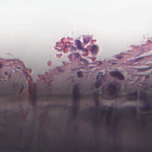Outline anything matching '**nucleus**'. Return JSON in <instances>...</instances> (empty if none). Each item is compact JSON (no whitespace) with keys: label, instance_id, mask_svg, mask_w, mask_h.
I'll use <instances>...</instances> for the list:
<instances>
[{"label":"nucleus","instance_id":"obj_1","mask_svg":"<svg viewBox=\"0 0 152 152\" xmlns=\"http://www.w3.org/2000/svg\"><path fill=\"white\" fill-rule=\"evenodd\" d=\"M119 83H110L109 85L108 88L111 89L112 90L110 93V94L112 98H118L120 96L119 94H117L118 91L117 89L119 88H117L115 84L118 85Z\"/></svg>","mask_w":152,"mask_h":152},{"label":"nucleus","instance_id":"obj_2","mask_svg":"<svg viewBox=\"0 0 152 152\" xmlns=\"http://www.w3.org/2000/svg\"><path fill=\"white\" fill-rule=\"evenodd\" d=\"M137 92L135 91L133 92H129L127 95H122L121 97L125 98L130 101H136L137 99Z\"/></svg>","mask_w":152,"mask_h":152},{"label":"nucleus","instance_id":"obj_3","mask_svg":"<svg viewBox=\"0 0 152 152\" xmlns=\"http://www.w3.org/2000/svg\"><path fill=\"white\" fill-rule=\"evenodd\" d=\"M110 75L111 77L116 78L120 80H123L124 79V76L119 71L110 72Z\"/></svg>","mask_w":152,"mask_h":152},{"label":"nucleus","instance_id":"obj_4","mask_svg":"<svg viewBox=\"0 0 152 152\" xmlns=\"http://www.w3.org/2000/svg\"><path fill=\"white\" fill-rule=\"evenodd\" d=\"M96 78L98 81L94 83V86L96 88H98L100 86L102 85V80L103 77L102 75L101 76L98 75L97 76Z\"/></svg>","mask_w":152,"mask_h":152},{"label":"nucleus","instance_id":"obj_5","mask_svg":"<svg viewBox=\"0 0 152 152\" xmlns=\"http://www.w3.org/2000/svg\"><path fill=\"white\" fill-rule=\"evenodd\" d=\"M79 90H74L73 91L74 101L75 103H76L77 100L79 99L80 95L79 94Z\"/></svg>","mask_w":152,"mask_h":152},{"label":"nucleus","instance_id":"obj_6","mask_svg":"<svg viewBox=\"0 0 152 152\" xmlns=\"http://www.w3.org/2000/svg\"><path fill=\"white\" fill-rule=\"evenodd\" d=\"M152 108V106L151 103H148L146 104L145 106H144L140 108V109L142 110H150Z\"/></svg>","mask_w":152,"mask_h":152},{"label":"nucleus","instance_id":"obj_7","mask_svg":"<svg viewBox=\"0 0 152 152\" xmlns=\"http://www.w3.org/2000/svg\"><path fill=\"white\" fill-rule=\"evenodd\" d=\"M98 50V48L97 46L94 45L91 47V51L93 54H95L97 53Z\"/></svg>","mask_w":152,"mask_h":152},{"label":"nucleus","instance_id":"obj_8","mask_svg":"<svg viewBox=\"0 0 152 152\" xmlns=\"http://www.w3.org/2000/svg\"><path fill=\"white\" fill-rule=\"evenodd\" d=\"M76 44L77 47L78 49L81 50H83V47L81 46V42L80 40H77L76 42Z\"/></svg>","mask_w":152,"mask_h":152},{"label":"nucleus","instance_id":"obj_9","mask_svg":"<svg viewBox=\"0 0 152 152\" xmlns=\"http://www.w3.org/2000/svg\"><path fill=\"white\" fill-rule=\"evenodd\" d=\"M91 39V38L89 36H87L85 38L83 39L84 42L85 44H87L90 41Z\"/></svg>","mask_w":152,"mask_h":152},{"label":"nucleus","instance_id":"obj_10","mask_svg":"<svg viewBox=\"0 0 152 152\" xmlns=\"http://www.w3.org/2000/svg\"><path fill=\"white\" fill-rule=\"evenodd\" d=\"M32 98L33 99L32 101V104L34 105L36 104V101L37 99V97L35 93H34L33 96H32Z\"/></svg>","mask_w":152,"mask_h":152},{"label":"nucleus","instance_id":"obj_11","mask_svg":"<svg viewBox=\"0 0 152 152\" xmlns=\"http://www.w3.org/2000/svg\"><path fill=\"white\" fill-rule=\"evenodd\" d=\"M127 107L130 109L133 112H134V113H136V107H133V106H129V107Z\"/></svg>","mask_w":152,"mask_h":152},{"label":"nucleus","instance_id":"obj_12","mask_svg":"<svg viewBox=\"0 0 152 152\" xmlns=\"http://www.w3.org/2000/svg\"><path fill=\"white\" fill-rule=\"evenodd\" d=\"M78 108V106H75L74 107L75 111L73 113V115L74 116H76L77 114V110Z\"/></svg>","mask_w":152,"mask_h":152},{"label":"nucleus","instance_id":"obj_13","mask_svg":"<svg viewBox=\"0 0 152 152\" xmlns=\"http://www.w3.org/2000/svg\"><path fill=\"white\" fill-rule=\"evenodd\" d=\"M79 90V87L77 84L74 85L73 87V91Z\"/></svg>","mask_w":152,"mask_h":152},{"label":"nucleus","instance_id":"obj_14","mask_svg":"<svg viewBox=\"0 0 152 152\" xmlns=\"http://www.w3.org/2000/svg\"><path fill=\"white\" fill-rule=\"evenodd\" d=\"M19 151V152H31L30 151L26 150V151L23 150V149H22L21 150L19 151L17 149H15V152H18Z\"/></svg>","mask_w":152,"mask_h":152},{"label":"nucleus","instance_id":"obj_15","mask_svg":"<svg viewBox=\"0 0 152 152\" xmlns=\"http://www.w3.org/2000/svg\"><path fill=\"white\" fill-rule=\"evenodd\" d=\"M77 76L78 77L80 78L82 76V74L81 71H79L77 72Z\"/></svg>","mask_w":152,"mask_h":152},{"label":"nucleus","instance_id":"obj_16","mask_svg":"<svg viewBox=\"0 0 152 152\" xmlns=\"http://www.w3.org/2000/svg\"><path fill=\"white\" fill-rule=\"evenodd\" d=\"M0 150H3L4 152H12L10 151H7L6 148H2Z\"/></svg>","mask_w":152,"mask_h":152},{"label":"nucleus","instance_id":"obj_17","mask_svg":"<svg viewBox=\"0 0 152 152\" xmlns=\"http://www.w3.org/2000/svg\"><path fill=\"white\" fill-rule=\"evenodd\" d=\"M95 104L96 105L98 106L99 104V101L98 100L97 98H96L95 99Z\"/></svg>","mask_w":152,"mask_h":152},{"label":"nucleus","instance_id":"obj_18","mask_svg":"<svg viewBox=\"0 0 152 152\" xmlns=\"http://www.w3.org/2000/svg\"><path fill=\"white\" fill-rule=\"evenodd\" d=\"M146 97L145 95L143 94L142 95H140L139 96V98L141 100H142L143 98H145Z\"/></svg>","mask_w":152,"mask_h":152},{"label":"nucleus","instance_id":"obj_19","mask_svg":"<svg viewBox=\"0 0 152 152\" xmlns=\"http://www.w3.org/2000/svg\"><path fill=\"white\" fill-rule=\"evenodd\" d=\"M107 107L109 109V110H108V111L110 112V111H111L113 110V108L111 107H110V106H107Z\"/></svg>","mask_w":152,"mask_h":152},{"label":"nucleus","instance_id":"obj_20","mask_svg":"<svg viewBox=\"0 0 152 152\" xmlns=\"http://www.w3.org/2000/svg\"><path fill=\"white\" fill-rule=\"evenodd\" d=\"M98 92H99V91H98L96 92H95L94 93V94L95 96L96 97V98H97V99L98 93Z\"/></svg>","mask_w":152,"mask_h":152},{"label":"nucleus","instance_id":"obj_21","mask_svg":"<svg viewBox=\"0 0 152 152\" xmlns=\"http://www.w3.org/2000/svg\"><path fill=\"white\" fill-rule=\"evenodd\" d=\"M18 84L17 83H14L13 84V86H18Z\"/></svg>","mask_w":152,"mask_h":152},{"label":"nucleus","instance_id":"obj_22","mask_svg":"<svg viewBox=\"0 0 152 152\" xmlns=\"http://www.w3.org/2000/svg\"><path fill=\"white\" fill-rule=\"evenodd\" d=\"M35 152H42L40 151H39L38 150H36V151H35ZM52 152H55V151H53Z\"/></svg>","mask_w":152,"mask_h":152},{"label":"nucleus","instance_id":"obj_23","mask_svg":"<svg viewBox=\"0 0 152 152\" xmlns=\"http://www.w3.org/2000/svg\"><path fill=\"white\" fill-rule=\"evenodd\" d=\"M50 97V96H49L48 95V94H46L45 96V97H46V98H48V97Z\"/></svg>","mask_w":152,"mask_h":152},{"label":"nucleus","instance_id":"obj_24","mask_svg":"<svg viewBox=\"0 0 152 152\" xmlns=\"http://www.w3.org/2000/svg\"><path fill=\"white\" fill-rule=\"evenodd\" d=\"M55 107H61V105L60 104H59L58 105H57V106H55Z\"/></svg>","mask_w":152,"mask_h":152},{"label":"nucleus","instance_id":"obj_25","mask_svg":"<svg viewBox=\"0 0 152 152\" xmlns=\"http://www.w3.org/2000/svg\"><path fill=\"white\" fill-rule=\"evenodd\" d=\"M84 51L85 52H87L88 51L86 49H84Z\"/></svg>","mask_w":152,"mask_h":152},{"label":"nucleus","instance_id":"obj_26","mask_svg":"<svg viewBox=\"0 0 152 152\" xmlns=\"http://www.w3.org/2000/svg\"><path fill=\"white\" fill-rule=\"evenodd\" d=\"M2 64H0V68L2 67Z\"/></svg>","mask_w":152,"mask_h":152},{"label":"nucleus","instance_id":"obj_27","mask_svg":"<svg viewBox=\"0 0 152 152\" xmlns=\"http://www.w3.org/2000/svg\"><path fill=\"white\" fill-rule=\"evenodd\" d=\"M117 58L118 59H120L121 58V56H118L117 57Z\"/></svg>","mask_w":152,"mask_h":152},{"label":"nucleus","instance_id":"obj_28","mask_svg":"<svg viewBox=\"0 0 152 152\" xmlns=\"http://www.w3.org/2000/svg\"><path fill=\"white\" fill-rule=\"evenodd\" d=\"M72 48L73 49L75 50H76V48H75V47H73Z\"/></svg>","mask_w":152,"mask_h":152},{"label":"nucleus","instance_id":"obj_29","mask_svg":"<svg viewBox=\"0 0 152 152\" xmlns=\"http://www.w3.org/2000/svg\"><path fill=\"white\" fill-rule=\"evenodd\" d=\"M23 87H22L21 89L20 92H21L22 91V90H23Z\"/></svg>","mask_w":152,"mask_h":152},{"label":"nucleus","instance_id":"obj_30","mask_svg":"<svg viewBox=\"0 0 152 152\" xmlns=\"http://www.w3.org/2000/svg\"><path fill=\"white\" fill-rule=\"evenodd\" d=\"M98 108L97 107H96L95 109L97 111L98 110Z\"/></svg>","mask_w":152,"mask_h":152},{"label":"nucleus","instance_id":"obj_31","mask_svg":"<svg viewBox=\"0 0 152 152\" xmlns=\"http://www.w3.org/2000/svg\"><path fill=\"white\" fill-rule=\"evenodd\" d=\"M149 114H148V113H146V114H144V115H149Z\"/></svg>","mask_w":152,"mask_h":152},{"label":"nucleus","instance_id":"obj_32","mask_svg":"<svg viewBox=\"0 0 152 152\" xmlns=\"http://www.w3.org/2000/svg\"><path fill=\"white\" fill-rule=\"evenodd\" d=\"M41 97H43V95H41Z\"/></svg>","mask_w":152,"mask_h":152},{"label":"nucleus","instance_id":"obj_33","mask_svg":"<svg viewBox=\"0 0 152 152\" xmlns=\"http://www.w3.org/2000/svg\"><path fill=\"white\" fill-rule=\"evenodd\" d=\"M102 112H104V110H102Z\"/></svg>","mask_w":152,"mask_h":152},{"label":"nucleus","instance_id":"obj_34","mask_svg":"<svg viewBox=\"0 0 152 152\" xmlns=\"http://www.w3.org/2000/svg\"><path fill=\"white\" fill-rule=\"evenodd\" d=\"M77 55H78L79 56V54H77Z\"/></svg>","mask_w":152,"mask_h":152},{"label":"nucleus","instance_id":"obj_35","mask_svg":"<svg viewBox=\"0 0 152 152\" xmlns=\"http://www.w3.org/2000/svg\"><path fill=\"white\" fill-rule=\"evenodd\" d=\"M50 106H51L52 105H51V104L50 105Z\"/></svg>","mask_w":152,"mask_h":152}]
</instances>
